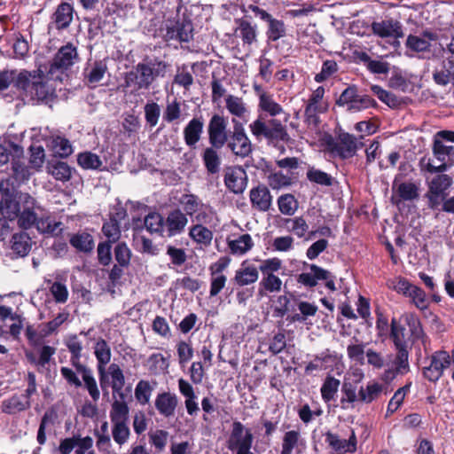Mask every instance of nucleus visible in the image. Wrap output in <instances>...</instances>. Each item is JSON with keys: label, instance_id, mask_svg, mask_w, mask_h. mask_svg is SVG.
<instances>
[{"label": "nucleus", "instance_id": "f257e3e1", "mask_svg": "<svg viewBox=\"0 0 454 454\" xmlns=\"http://www.w3.org/2000/svg\"><path fill=\"white\" fill-rule=\"evenodd\" d=\"M40 69L0 70V91L6 90L12 83L19 98L31 105L48 104L56 97L55 88L43 82Z\"/></svg>", "mask_w": 454, "mask_h": 454}, {"label": "nucleus", "instance_id": "f03ea898", "mask_svg": "<svg viewBox=\"0 0 454 454\" xmlns=\"http://www.w3.org/2000/svg\"><path fill=\"white\" fill-rule=\"evenodd\" d=\"M289 114H286L283 120L279 118H269L263 114H259L257 118L249 125V130L258 142L266 141L268 145H272L285 150V145L290 141L286 122Z\"/></svg>", "mask_w": 454, "mask_h": 454}, {"label": "nucleus", "instance_id": "7ed1b4c3", "mask_svg": "<svg viewBox=\"0 0 454 454\" xmlns=\"http://www.w3.org/2000/svg\"><path fill=\"white\" fill-rule=\"evenodd\" d=\"M364 136L356 137L354 135L340 132L338 140L335 141L332 135L327 132H318L314 136V145L320 150L339 155L342 159L353 157L356 151L363 146Z\"/></svg>", "mask_w": 454, "mask_h": 454}, {"label": "nucleus", "instance_id": "20e7f679", "mask_svg": "<svg viewBox=\"0 0 454 454\" xmlns=\"http://www.w3.org/2000/svg\"><path fill=\"white\" fill-rule=\"evenodd\" d=\"M77 50L71 43L62 46L47 64H39L36 69L42 71L43 82L62 81V75L78 60Z\"/></svg>", "mask_w": 454, "mask_h": 454}, {"label": "nucleus", "instance_id": "39448f33", "mask_svg": "<svg viewBox=\"0 0 454 454\" xmlns=\"http://www.w3.org/2000/svg\"><path fill=\"white\" fill-rule=\"evenodd\" d=\"M167 64L164 61H154L150 63H138L135 70L126 73L124 86H136V90L149 89L157 77H164Z\"/></svg>", "mask_w": 454, "mask_h": 454}, {"label": "nucleus", "instance_id": "423d86ee", "mask_svg": "<svg viewBox=\"0 0 454 454\" xmlns=\"http://www.w3.org/2000/svg\"><path fill=\"white\" fill-rule=\"evenodd\" d=\"M232 131L229 137L226 148L237 158L245 159L250 157L254 151V145L248 137L243 121L231 119Z\"/></svg>", "mask_w": 454, "mask_h": 454}, {"label": "nucleus", "instance_id": "0eeeda50", "mask_svg": "<svg viewBox=\"0 0 454 454\" xmlns=\"http://www.w3.org/2000/svg\"><path fill=\"white\" fill-rule=\"evenodd\" d=\"M14 158L11 161L12 174L9 177L2 179L1 181H9L15 189H18L21 184H26L30 177L34 175V168L26 163L24 157V150L22 146L14 147Z\"/></svg>", "mask_w": 454, "mask_h": 454}, {"label": "nucleus", "instance_id": "6e6552de", "mask_svg": "<svg viewBox=\"0 0 454 454\" xmlns=\"http://www.w3.org/2000/svg\"><path fill=\"white\" fill-rule=\"evenodd\" d=\"M254 435L251 429L245 428L240 421H234L230 436L227 440V448L236 454H254L251 451Z\"/></svg>", "mask_w": 454, "mask_h": 454}, {"label": "nucleus", "instance_id": "1a4fd4ad", "mask_svg": "<svg viewBox=\"0 0 454 454\" xmlns=\"http://www.w3.org/2000/svg\"><path fill=\"white\" fill-rule=\"evenodd\" d=\"M0 212L4 218L10 221L15 220L20 211V201L17 200V196L20 199L24 197L25 194L19 192L9 181H0Z\"/></svg>", "mask_w": 454, "mask_h": 454}, {"label": "nucleus", "instance_id": "9d476101", "mask_svg": "<svg viewBox=\"0 0 454 454\" xmlns=\"http://www.w3.org/2000/svg\"><path fill=\"white\" fill-rule=\"evenodd\" d=\"M114 256L116 263L113 265L108 272V279L113 286L120 284L124 275V270L130 265L132 252L126 242H117L114 247Z\"/></svg>", "mask_w": 454, "mask_h": 454}, {"label": "nucleus", "instance_id": "9b49d317", "mask_svg": "<svg viewBox=\"0 0 454 454\" xmlns=\"http://www.w3.org/2000/svg\"><path fill=\"white\" fill-rule=\"evenodd\" d=\"M229 122L228 118L215 113L210 117L207 126V139L209 145L225 146L229 141V137L231 131L228 128Z\"/></svg>", "mask_w": 454, "mask_h": 454}, {"label": "nucleus", "instance_id": "f8f14e48", "mask_svg": "<svg viewBox=\"0 0 454 454\" xmlns=\"http://www.w3.org/2000/svg\"><path fill=\"white\" fill-rule=\"evenodd\" d=\"M450 365V354L444 350L435 351L430 356L429 365L423 368V376L431 382H436Z\"/></svg>", "mask_w": 454, "mask_h": 454}, {"label": "nucleus", "instance_id": "ddd939ff", "mask_svg": "<svg viewBox=\"0 0 454 454\" xmlns=\"http://www.w3.org/2000/svg\"><path fill=\"white\" fill-rule=\"evenodd\" d=\"M241 11L244 13V20L241 24V28H253L251 24L247 20L253 18L264 21L269 28H278L282 26V23L272 18L265 10L261 9L259 6L254 4H248L247 6L242 5Z\"/></svg>", "mask_w": 454, "mask_h": 454}, {"label": "nucleus", "instance_id": "4468645a", "mask_svg": "<svg viewBox=\"0 0 454 454\" xmlns=\"http://www.w3.org/2000/svg\"><path fill=\"white\" fill-rule=\"evenodd\" d=\"M179 400L175 393L164 391L159 393L154 400V407L158 413L165 419L174 417Z\"/></svg>", "mask_w": 454, "mask_h": 454}, {"label": "nucleus", "instance_id": "2eb2a0df", "mask_svg": "<svg viewBox=\"0 0 454 454\" xmlns=\"http://www.w3.org/2000/svg\"><path fill=\"white\" fill-rule=\"evenodd\" d=\"M31 407V398L26 394H14L1 403V411L8 415H15Z\"/></svg>", "mask_w": 454, "mask_h": 454}, {"label": "nucleus", "instance_id": "dca6fc26", "mask_svg": "<svg viewBox=\"0 0 454 454\" xmlns=\"http://www.w3.org/2000/svg\"><path fill=\"white\" fill-rule=\"evenodd\" d=\"M222 146L209 145L201 153V160L208 175L216 176L221 170L222 158L220 150Z\"/></svg>", "mask_w": 454, "mask_h": 454}, {"label": "nucleus", "instance_id": "f3484780", "mask_svg": "<svg viewBox=\"0 0 454 454\" xmlns=\"http://www.w3.org/2000/svg\"><path fill=\"white\" fill-rule=\"evenodd\" d=\"M188 223L187 216L179 208L171 210L165 219V231L168 237H173L184 231Z\"/></svg>", "mask_w": 454, "mask_h": 454}, {"label": "nucleus", "instance_id": "a211bd4d", "mask_svg": "<svg viewBox=\"0 0 454 454\" xmlns=\"http://www.w3.org/2000/svg\"><path fill=\"white\" fill-rule=\"evenodd\" d=\"M204 129L202 116L193 117L184 129V139L187 146L194 148L201 138Z\"/></svg>", "mask_w": 454, "mask_h": 454}, {"label": "nucleus", "instance_id": "6ab92c4d", "mask_svg": "<svg viewBox=\"0 0 454 454\" xmlns=\"http://www.w3.org/2000/svg\"><path fill=\"white\" fill-rule=\"evenodd\" d=\"M252 207L259 211H268L271 206L272 196L269 189L264 185H258L250 191Z\"/></svg>", "mask_w": 454, "mask_h": 454}, {"label": "nucleus", "instance_id": "aec40b11", "mask_svg": "<svg viewBox=\"0 0 454 454\" xmlns=\"http://www.w3.org/2000/svg\"><path fill=\"white\" fill-rule=\"evenodd\" d=\"M258 269L252 264H248L247 261H244L239 270H236L233 282L239 286H248L258 280Z\"/></svg>", "mask_w": 454, "mask_h": 454}, {"label": "nucleus", "instance_id": "412c9836", "mask_svg": "<svg viewBox=\"0 0 454 454\" xmlns=\"http://www.w3.org/2000/svg\"><path fill=\"white\" fill-rule=\"evenodd\" d=\"M225 107L229 114L232 115L231 119H238L243 121V125L247 122L249 111L242 98L229 95L225 98Z\"/></svg>", "mask_w": 454, "mask_h": 454}, {"label": "nucleus", "instance_id": "4be33fe9", "mask_svg": "<svg viewBox=\"0 0 454 454\" xmlns=\"http://www.w3.org/2000/svg\"><path fill=\"white\" fill-rule=\"evenodd\" d=\"M24 201L26 207L22 211H20L16 219H18V224L21 229L27 230L35 225L38 217L33 210L34 199L29 194L26 193L24 195Z\"/></svg>", "mask_w": 454, "mask_h": 454}, {"label": "nucleus", "instance_id": "5701e85b", "mask_svg": "<svg viewBox=\"0 0 454 454\" xmlns=\"http://www.w3.org/2000/svg\"><path fill=\"white\" fill-rule=\"evenodd\" d=\"M258 109L269 118H278L281 114H286L283 107L274 100L273 96L267 92L259 95Z\"/></svg>", "mask_w": 454, "mask_h": 454}, {"label": "nucleus", "instance_id": "b1692460", "mask_svg": "<svg viewBox=\"0 0 454 454\" xmlns=\"http://www.w3.org/2000/svg\"><path fill=\"white\" fill-rule=\"evenodd\" d=\"M69 243L77 252L83 254H90L95 247L93 236L86 231L72 234Z\"/></svg>", "mask_w": 454, "mask_h": 454}, {"label": "nucleus", "instance_id": "393cba45", "mask_svg": "<svg viewBox=\"0 0 454 454\" xmlns=\"http://www.w3.org/2000/svg\"><path fill=\"white\" fill-rule=\"evenodd\" d=\"M108 373L111 376V387L113 395H117L120 399L127 398V394L124 392L125 376L117 364H111L108 367Z\"/></svg>", "mask_w": 454, "mask_h": 454}, {"label": "nucleus", "instance_id": "a878e982", "mask_svg": "<svg viewBox=\"0 0 454 454\" xmlns=\"http://www.w3.org/2000/svg\"><path fill=\"white\" fill-rule=\"evenodd\" d=\"M75 371L82 375L83 387L88 391L92 401L97 403L100 398V391L91 369L85 365L75 369Z\"/></svg>", "mask_w": 454, "mask_h": 454}, {"label": "nucleus", "instance_id": "bb28decb", "mask_svg": "<svg viewBox=\"0 0 454 454\" xmlns=\"http://www.w3.org/2000/svg\"><path fill=\"white\" fill-rule=\"evenodd\" d=\"M437 39L434 32L423 30L419 35H409L407 46L415 51H427L430 46V42Z\"/></svg>", "mask_w": 454, "mask_h": 454}, {"label": "nucleus", "instance_id": "cd10ccee", "mask_svg": "<svg viewBox=\"0 0 454 454\" xmlns=\"http://www.w3.org/2000/svg\"><path fill=\"white\" fill-rule=\"evenodd\" d=\"M247 176L245 171L239 170L226 173L224 176V184L226 187L235 194H239L244 192L247 186Z\"/></svg>", "mask_w": 454, "mask_h": 454}, {"label": "nucleus", "instance_id": "c85d7f7f", "mask_svg": "<svg viewBox=\"0 0 454 454\" xmlns=\"http://www.w3.org/2000/svg\"><path fill=\"white\" fill-rule=\"evenodd\" d=\"M11 242L12 250L20 257L26 256L32 247L31 238L24 231L13 234Z\"/></svg>", "mask_w": 454, "mask_h": 454}, {"label": "nucleus", "instance_id": "c756f323", "mask_svg": "<svg viewBox=\"0 0 454 454\" xmlns=\"http://www.w3.org/2000/svg\"><path fill=\"white\" fill-rule=\"evenodd\" d=\"M74 18V7L71 4L61 3L53 14V20L57 28H66Z\"/></svg>", "mask_w": 454, "mask_h": 454}, {"label": "nucleus", "instance_id": "7c9ffc66", "mask_svg": "<svg viewBox=\"0 0 454 454\" xmlns=\"http://www.w3.org/2000/svg\"><path fill=\"white\" fill-rule=\"evenodd\" d=\"M129 408L126 398L114 400L110 411V419L112 424L128 423Z\"/></svg>", "mask_w": 454, "mask_h": 454}, {"label": "nucleus", "instance_id": "2f4dec72", "mask_svg": "<svg viewBox=\"0 0 454 454\" xmlns=\"http://www.w3.org/2000/svg\"><path fill=\"white\" fill-rule=\"evenodd\" d=\"M94 355L97 359V369L106 368V364H109L112 357L111 348L103 338H98L95 347Z\"/></svg>", "mask_w": 454, "mask_h": 454}, {"label": "nucleus", "instance_id": "473e14b6", "mask_svg": "<svg viewBox=\"0 0 454 454\" xmlns=\"http://www.w3.org/2000/svg\"><path fill=\"white\" fill-rule=\"evenodd\" d=\"M65 344L71 354L70 362L71 364L75 368H80L81 366H85V364L81 363L82 358V344L78 340L76 334L70 335L65 341Z\"/></svg>", "mask_w": 454, "mask_h": 454}, {"label": "nucleus", "instance_id": "72a5a7b5", "mask_svg": "<svg viewBox=\"0 0 454 454\" xmlns=\"http://www.w3.org/2000/svg\"><path fill=\"white\" fill-rule=\"evenodd\" d=\"M385 386L378 382H370L365 387L358 391V399L365 403H370L378 399L385 390Z\"/></svg>", "mask_w": 454, "mask_h": 454}, {"label": "nucleus", "instance_id": "f704fd0d", "mask_svg": "<svg viewBox=\"0 0 454 454\" xmlns=\"http://www.w3.org/2000/svg\"><path fill=\"white\" fill-rule=\"evenodd\" d=\"M228 247L233 254H244L254 247V241L250 234L240 235L238 239H228Z\"/></svg>", "mask_w": 454, "mask_h": 454}, {"label": "nucleus", "instance_id": "c9c22d12", "mask_svg": "<svg viewBox=\"0 0 454 454\" xmlns=\"http://www.w3.org/2000/svg\"><path fill=\"white\" fill-rule=\"evenodd\" d=\"M340 385V381L339 380L328 375L320 389L322 399L325 403L335 401Z\"/></svg>", "mask_w": 454, "mask_h": 454}, {"label": "nucleus", "instance_id": "e433bc0d", "mask_svg": "<svg viewBox=\"0 0 454 454\" xmlns=\"http://www.w3.org/2000/svg\"><path fill=\"white\" fill-rule=\"evenodd\" d=\"M48 169L49 173L58 181L67 182L71 179L72 168L67 162L52 161L49 163Z\"/></svg>", "mask_w": 454, "mask_h": 454}, {"label": "nucleus", "instance_id": "4c0bfd02", "mask_svg": "<svg viewBox=\"0 0 454 454\" xmlns=\"http://www.w3.org/2000/svg\"><path fill=\"white\" fill-rule=\"evenodd\" d=\"M335 277L328 270L314 265V288L318 286L321 280H325V289L328 293H333L336 290Z\"/></svg>", "mask_w": 454, "mask_h": 454}, {"label": "nucleus", "instance_id": "58836bf2", "mask_svg": "<svg viewBox=\"0 0 454 454\" xmlns=\"http://www.w3.org/2000/svg\"><path fill=\"white\" fill-rule=\"evenodd\" d=\"M396 356L394 360V365L395 367V372H388L387 373L391 374V377H395V374H404L409 369V351L408 347H401L395 348Z\"/></svg>", "mask_w": 454, "mask_h": 454}, {"label": "nucleus", "instance_id": "ea45409f", "mask_svg": "<svg viewBox=\"0 0 454 454\" xmlns=\"http://www.w3.org/2000/svg\"><path fill=\"white\" fill-rule=\"evenodd\" d=\"M297 179L296 174H284L282 171L271 173L268 176V184L273 190H278L282 187L288 186Z\"/></svg>", "mask_w": 454, "mask_h": 454}, {"label": "nucleus", "instance_id": "a19ab883", "mask_svg": "<svg viewBox=\"0 0 454 454\" xmlns=\"http://www.w3.org/2000/svg\"><path fill=\"white\" fill-rule=\"evenodd\" d=\"M145 225L151 233L163 236L165 232V218L160 213H149L145 218Z\"/></svg>", "mask_w": 454, "mask_h": 454}, {"label": "nucleus", "instance_id": "79ce46f5", "mask_svg": "<svg viewBox=\"0 0 454 454\" xmlns=\"http://www.w3.org/2000/svg\"><path fill=\"white\" fill-rule=\"evenodd\" d=\"M190 237L198 244L207 246L213 239V232L202 224H195L190 228Z\"/></svg>", "mask_w": 454, "mask_h": 454}, {"label": "nucleus", "instance_id": "37998d69", "mask_svg": "<svg viewBox=\"0 0 454 454\" xmlns=\"http://www.w3.org/2000/svg\"><path fill=\"white\" fill-rule=\"evenodd\" d=\"M180 203L183 205L184 215L192 216L205 205L201 202L200 198L192 193L184 194L180 199Z\"/></svg>", "mask_w": 454, "mask_h": 454}, {"label": "nucleus", "instance_id": "c03bdc74", "mask_svg": "<svg viewBox=\"0 0 454 454\" xmlns=\"http://www.w3.org/2000/svg\"><path fill=\"white\" fill-rule=\"evenodd\" d=\"M153 391V387L150 381L145 380H140L135 387V398L140 405H145L149 403L151 395Z\"/></svg>", "mask_w": 454, "mask_h": 454}, {"label": "nucleus", "instance_id": "a18cd8bd", "mask_svg": "<svg viewBox=\"0 0 454 454\" xmlns=\"http://www.w3.org/2000/svg\"><path fill=\"white\" fill-rule=\"evenodd\" d=\"M259 294L262 296L265 292L274 293L281 290L282 281L275 274L262 275L259 283Z\"/></svg>", "mask_w": 454, "mask_h": 454}, {"label": "nucleus", "instance_id": "49530a36", "mask_svg": "<svg viewBox=\"0 0 454 454\" xmlns=\"http://www.w3.org/2000/svg\"><path fill=\"white\" fill-rule=\"evenodd\" d=\"M77 163L83 169H99L102 160L99 156L91 152L80 153L77 155Z\"/></svg>", "mask_w": 454, "mask_h": 454}, {"label": "nucleus", "instance_id": "de8ad7c7", "mask_svg": "<svg viewBox=\"0 0 454 454\" xmlns=\"http://www.w3.org/2000/svg\"><path fill=\"white\" fill-rule=\"evenodd\" d=\"M102 232L107 238L106 241L117 243L121 237L119 221L114 216H111L109 221L103 223Z\"/></svg>", "mask_w": 454, "mask_h": 454}, {"label": "nucleus", "instance_id": "09e8293b", "mask_svg": "<svg viewBox=\"0 0 454 454\" xmlns=\"http://www.w3.org/2000/svg\"><path fill=\"white\" fill-rule=\"evenodd\" d=\"M452 184V178L445 174H441L434 177L428 184V190L431 193H440L445 195L446 190H448Z\"/></svg>", "mask_w": 454, "mask_h": 454}, {"label": "nucleus", "instance_id": "8fccbe9b", "mask_svg": "<svg viewBox=\"0 0 454 454\" xmlns=\"http://www.w3.org/2000/svg\"><path fill=\"white\" fill-rule=\"evenodd\" d=\"M29 151V165L35 171H39L45 160V153L43 145H31L28 148Z\"/></svg>", "mask_w": 454, "mask_h": 454}, {"label": "nucleus", "instance_id": "3c124183", "mask_svg": "<svg viewBox=\"0 0 454 454\" xmlns=\"http://www.w3.org/2000/svg\"><path fill=\"white\" fill-rule=\"evenodd\" d=\"M406 329L396 319L393 318L391 321V339L395 348L408 347V342L405 337Z\"/></svg>", "mask_w": 454, "mask_h": 454}, {"label": "nucleus", "instance_id": "603ef678", "mask_svg": "<svg viewBox=\"0 0 454 454\" xmlns=\"http://www.w3.org/2000/svg\"><path fill=\"white\" fill-rule=\"evenodd\" d=\"M114 243L108 241H101L97 247V259L98 264L103 267L109 266L113 261L112 245Z\"/></svg>", "mask_w": 454, "mask_h": 454}, {"label": "nucleus", "instance_id": "864d4df0", "mask_svg": "<svg viewBox=\"0 0 454 454\" xmlns=\"http://www.w3.org/2000/svg\"><path fill=\"white\" fill-rule=\"evenodd\" d=\"M396 192L403 200H413L419 197V188L411 182H404L399 184H394Z\"/></svg>", "mask_w": 454, "mask_h": 454}, {"label": "nucleus", "instance_id": "5fc2aeb1", "mask_svg": "<svg viewBox=\"0 0 454 454\" xmlns=\"http://www.w3.org/2000/svg\"><path fill=\"white\" fill-rule=\"evenodd\" d=\"M52 149L54 153L60 158H67L73 153L70 141L63 137H56L52 139Z\"/></svg>", "mask_w": 454, "mask_h": 454}, {"label": "nucleus", "instance_id": "6e6d98bb", "mask_svg": "<svg viewBox=\"0 0 454 454\" xmlns=\"http://www.w3.org/2000/svg\"><path fill=\"white\" fill-rule=\"evenodd\" d=\"M411 386V383L410 382L395 391L393 397L390 399L388 403L387 410V415L393 414L400 407V405L403 402L406 394L410 391Z\"/></svg>", "mask_w": 454, "mask_h": 454}, {"label": "nucleus", "instance_id": "4d7b16f0", "mask_svg": "<svg viewBox=\"0 0 454 454\" xmlns=\"http://www.w3.org/2000/svg\"><path fill=\"white\" fill-rule=\"evenodd\" d=\"M279 211L286 215H292L297 209V201L294 195L284 194L278 199Z\"/></svg>", "mask_w": 454, "mask_h": 454}, {"label": "nucleus", "instance_id": "13d9d810", "mask_svg": "<svg viewBox=\"0 0 454 454\" xmlns=\"http://www.w3.org/2000/svg\"><path fill=\"white\" fill-rule=\"evenodd\" d=\"M106 71L107 67L106 63L101 60L95 61L91 69L85 75V77L89 83L96 84L103 79Z\"/></svg>", "mask_w": 454, "mask_h": 454}, {"label": "nucleus", "instance_id": "bf43d9fd", "mask_svg": "<svg viewBox=\"0 0 454 454\" xmlns=\"http://www.w3.org/2000/svg\"><path fill=\"white\" fill-rule=\"evenodd\" d=\"M300 442V433L291 430L285 434L282 442V450L280 454H292L294 449Z\"/></svg>", "mask_w": 454, "mask_h": 454}, {"label": "nucleus", "instance_id": "052dcab7", "mask_svg": "<svg viewBox=\"0 0 454 454\" xmlns=\"http://www.w3.org/2000/svg\"><path fill=\"white\" fill-rule=\"evenodd\" d=\"M145 118L147 124L153 128L155 127L159 121V118L160 115V107L155 102L146 103L145 107Z\"/></svg>", "mask_w": 454, "mask_h": 454}, {"label": "nucleus", "instance_id": "680f3d73", "mask_svg": "<svg viewBox=\"0 0 454 454\" xmlns=\"http://www.w3.org/2000/svg\"><path fill=\"white\" fill-rule=\"evenodd\" d=\"M112 434L114 442L119 444H124L130 434V430L127 423H114L113 424Z\"/></svg>", "mask_w": 454, "mask_h": 454}, {"label": "nucleus", "instance_id": "e2e57ef3", "mask_svg": "<svg viewBox=\"0 0 454 454\" xmlns=\"http://www.w3.org/2000/svg\"><path fill=\"white\" fill-rule=\"evenodd\" d=\"M364 347L363 343H350L347 347L348 357L357 364H364V354H366Z\"/></svg>", "mask_w": 454, "mask_h": 454}, {"label": "nucleus", "instance_id": "0e129e2a", "mask_svg": "<svg viewBox=\"0 0 454 454\" xmlns=\"http://www.w3.org/2000/svg\"><path fill=\"white\" fill-rule=\"evenodd\" d=\"M255 261H259L256 259ZM261 264L259 266L258 271L260 270L262 275L274 274V272L278 271L282 267V261L277 257L269 258L266 260H260Z\"/></svg>", "mask_w": 454, "mask_h": 454}, {"label": "nucleus", "instance_id": "69168bd1", "mask_svg": "<svg viewBox=\"0 0 454 454\" xmlns=\"http://www.w3.org/2000/svg\"><path fill=\"white\" fill-rule=\"evenodd\" d=\"M433 153L438 160L445 162L446 157L454 153V148L453 146L445 145L440 139H434Z\"/></svg>", "mask_w": 454, "mask_h": 454}, {"label": "nucleus", "instance_id": "338daca9", "mask_svg": "<svg viewBox=\"0 0 454 454\" xmlns=\"http://www.w3.org/2000/svg\"><path fill=\"white\" fill-rule=\"evenodd\" d=\"M178 361L181 365L187 364L193 356V348L192 345L184 340L177 344Z\"/></svg>", "mask_w": 454, "mask_h": 454}, {"label": "nucleus", "instance_id": "774afa93", "mask_svg": "<svg viewBox=\"0 0 454 454\" xmlns=\"http://www.w3.org/2000/svg\"><path fill=\"white\" fill-rule=\"evenodd\" d=\"M50 291L56 302L65 303L68 299V290L61 282H54L50 287Z\"/></svg>", "mask_w": 454, "mask_h": 454}]
</instances>
